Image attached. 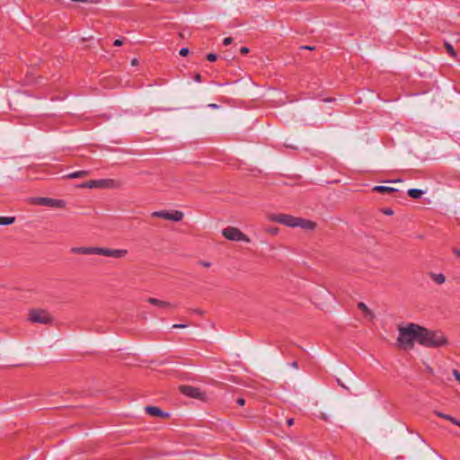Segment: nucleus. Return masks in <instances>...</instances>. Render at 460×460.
Listing matches in <instances>:
<instances>
[{
  "mask_svg": "<svg viewBox=\"0 0 460 460\" xmlns=\"http://www.w3.org/2000/svg\"><path fill=\"white\" fill-rule=\"evenodd\" d=\"M423 194V191L419 189H410L408 190V195L412 199H420Z\"/></svg>",
  "mask_w": 460,
  "mask_h": 460,
  "instance_id": "6ab92c4d",
  "label": "nucleus"
},
{
  "mask_svg": "<svg viewBox=\"0 0 460 460\" xmlns=\"http://www.w3.org/2000/svg\"><path fill=\"white\" fill-rule=\"evenodd\" d=\"M105 180H91L80 185L81 188H103L106 186Z\"/></svg>",
  "mask_w": 460,
  "mask_h": 460,
  "instance_id": "f8f14e48",
  "label": "nucleus"
},
{
  "mask_svg": "<svg viewBox=\"0 0 460 460\" xmlns=\"http://www.w3.org/2000/svg\"><path fill=\"white\" fill-rule=\"evenodd\" d=\"M29 320L32 323L49 324L52 322V317L48 311L42 309H33L29 313Z\"/></svg>",
  "mask_w": 460,
  "mask_h": 460,
  "instance_id": "7ed1b4c3",
  "label": "nucleus"
},
{
  "mask_svg": "<svg viewBox=\"0 0 460 460\" xmlns=\"http://www.w3.org/2000/svg\"><path fill=\"white\" fill-rule=\"evenodd\" d=\"M453 252L456 256L459 257L460 258V250L458 249H454L453 250Z\"/></svg>",
  "mask_w": 460,
  "mask_h": 460,
  "instance_id": "72a5a7b5",
  "label": "nucleus"
},
{
  "mask_svg": "<svg viewBox=\"0 0 460 460\" xmlns=\"http://www.w3.org/2000/svg\"><path fill=\"white\" fill-rule=\"evenodd\" d=\"M70 252L74 254H97L98 247H72Z\"/></svg>",
  "mask_w": 460,
  "mask_h": 460,
  "instance_id": "9d476101",
  "label": "nucleus"
},
{
  "mask_svg": "<svg viewBox=\"0 0 460 460\" xmlns=\"http://www.w3.org/2000/svg\"><path fill=\"white\" fill-rule=\"evenodd\" d=\"M434 414L437 415L439 418H442V419H445V420H447L453 422L454 417H452L451 415L443 413V412H441L439 411H434Z\"/></svg>",
  "mask_w": 460,
  "mask_h": 460,
  "instance_id": "412c9836",
  "label": "nucleus"
},
{
  "mask_svg": "<svg viewBox=\"0 0 460 460\" xmlns=\"http://www.w3.org/2000/svg\"><path fill=\"white\" fill-rule=\"evenodd\" d=\"M146 412L151 416L159 417V418L169 417V413L164 412L160 408H158L156 406H146Z\"/></svg>",
  "mask_w": 460,
  "mask_h": 460,
  "instance_id": "9b49d317",
  "label": "nucleus"
},
{
  "mask_svg": "<svg viewBox=\"0 0 460 460\" xmlns=\"http://www.w3.org/2000/svg\"><path fill=\"white\" fill-rule=\"evenodd\" d=\"M208 107L213 108V109H217V108H218V105L215 104V103H211V104L208 105Z\"/></svg>",
  "mask_w": 460,
  "mask_h": 460,
  "instance_id": "ea45409f",
  "label": "nucleus"
},
{
  "mask_svg": "<svg viewBox=\"0 0 460 460\" xmlns=\"http://www.w3.org/2000/svg\"><path fill=\"white\" fill-rule=\"evenodd\" d=\"M34 203L39 206L56 208H64L66 205V201L63 199H51V198H36Z\"/></svg>",
  "mask_w": 460,
  "mask_h": 460,
  "instance_id": "0eeeda50",
  "label": "nucleus"
},
{
  "mask_svg": "<svg viewBox=\"0 0 460 460\" xmlns=\"http://www.w3.org/2000/svg\"><path fill=\"white\" fill-rule=\"evenodd\" d=\"M421 330L422 326L412 323L399 326L398 346L405 350L412 349L415 341L420 344Z\"/></svg>",
  "mask_w": 460,
  "mask_h": 460,
  "instance_id": "f257e3e1",
  "label": "nucleus"
},
{
  "mask_svg": "<svg viewBox=\"0 0 460 460\" xmlns=\"http://www.w3.org/2000/svg\"><path fill=\"white\" fill-rule=\"evenodd\" d=\"M452 374L455 376V378L460 382V372L456 369H453Z\"/></svg>",
  "mask_w": 460,
  "mask_h": 460,
  "instance_id": "393cba45",
  "label": "nucleus"
},
{
  "mask_svg": "<svg viewBox=\"0 0 460 460\" xmlns=\"http://www.w3.org/2000/svg\"><path fill=\"white\" fill-rule=\"evenodd\" d=\"M207 59L209 61V62H214L217 59V56L214 53H209L207 55Z\"/></svg>",
  "mask_w": 460,
  "mask_h": 460,
  "instance_id": "5701e85b",
  "label": "nucleus"
},
{
  "mask_svg": "<svg viewBox=\"0 0 460 460\" xmlns=\"http://www.w3.org/2000/svg\"><path fill=\"white\" fill-rule=\"evenodd\" d=\"M299 217H293L291 215L287 214H276L271 215L270 217V219L271 221L277 222L279 224L290 226V227H296L297 222Z\"/></svg>",
  "mask_w": 460,
  "mask_h": 460,
  "instance_id": "423d86ee",
  "label": "nucleus"
},
{
  "mask_svg": "<svg viewBox=\"0 0 460 460\" xmlns=\"http://www.w3.org/2000/svg\"><path fill=\"white\" fill-rule=\"evenodd\" d=\"M180 390L183 394L190 398H199L201 395L200 390L191 385H181Z\"/></svg>",
  "mask_w": 460,
  "mask_h": 460,
  "instance_id": "1a4fd4ad",
  "label": "nucleus"
},
{
  "mask_svg": "<svg viewBox=\"0 0 460 460\" xmlns=\"http://www.w3.org/2000/svg\"><path fill=\"white\" fill-rule=\"evenodd\" d=\"M446 48L450 56H452V57L456 56V51L454 50L452 45H450L449 43H446Z\"/></svg>",
  "mask_w": 460,
  "mask_h": 460,
  "instance_id": "4be33fe9",
  "label": "nucleus"
},
{
  "mask_svg": "<svg viewBox=\"0 0 460 460\" xmlns=\"http://www.w3.org/2000/svg\"><path fill=\"white\" fill-rule=\"evenodd\" d=\"M179 53H180V55H181V57H185V56H187V55H188V53H189V49H188V48H182V49L180 50V52H179Z\"/></svg>",
  "mask_w": 460,
  "mask_h": 460,
  "instance_id": "a878e982",
  "label": "nucleus"
},
{
  "mask_svg": "<svg viewBox=\"0 0 460 460\" xmlns=\"http://www.w3.org/2000/svg\"><path fill=\"white\" fill-rule=\"evenodd\" d=\"M236 403H237L238 405H240V406H243V405H244V404H245V400H244L243 398L240 397V398H238V399L236 400Z\"/></svg>",
  "mask_w": 460,
  "mask_h": 460,
  "instance_id": "c85d7f7f",
  "label": "nucleus"
},
{
  "mask_svg": "<svg viewBox=\"0 0 460 460\" xmlns=\"http://www.w3.org/2000/svg\"><path fill=\"white\" fill-rule=\"evenodd\" d=\"M222 234L226 239L230 241H243L245 243L251 242L248 236H246L243 233H242L238 228L235 227H226L223 230Z\"/></svg>",
  "mask_w": 460,
  "mask_h": 460,
  "instance_id": "39448f33",
  "label": "nucleus"
},
{
  "mask_svg": "<svg viewBox=\"0 0 460 460\" xmlns=\"http://www.w3.org/2000/svg\"><path fill=\"white\" fill-rule=\"evenodd\" d=\"M287 423H288V425L290 427V426H292V425H293V423H294V420H293V419H289V420H287Z\"/></svg>",
  "mask_w": 460,
  "mask_h": 460,
  "instance_id": "e433bc0d",
  "label": "nucleus"
},
{
  "mask_svg": "<svg viewBox=\"0 0 460 460\" xmlns=\"http://www.w3.org/2000/svg\"><path fill=\"white\" fill-rule=\"evenodd\" d=\"M430 278L432 279V280L438 284V285H441L443 284L445 281H446V278L444 276V274L442 273H433L431 272L430 273Z\"/></svg>",
  "mask_w": 460,
  "mask_h": 460,
  "instance_id": "dca6fc26",
  "label": "nucleus"
},
{
  "mask_svg": "<svg viewBox=\"0 0 460 460\" xmlns=\"http://www.w3.org/2000/svg\"><path fill=\"white\" fill-rule=\"evenodd\" d=\"M194 79L196 82H201V75L199 74L195 75Z\"/></svg>",
  "mask_w": 460,
  "mask_h": 460,
  "instance_id": "2f4dec72",
  "label": "nucleus"
},
{
  "mask_svg": "<svg viewBox=\"0 0 460 460\" xmlns=\"http://www.w3.org/2000/svg\"><path fill=\"white\" fill-rule=\"evenodd\" d=\"M128 253L127 250L124 249H110V248H102L98 247V255H103L107 257H112V258H122L126 256Z\"/></svg>",
  "mask_w": 460,
  "mask_h": 460,
  "instance_id": "6e6552de",
  "label": "nucleus"
},
{
  "mask_svg": "<svg viewBox=\"0 0 460 460\" xmlns=\"http://www.w3.org/2000/svg\"><path fill=\"white\" fill-rule=\"evenodd\" d=\"M332 99H326L325 102H332Z\"/></svg>",
  "mask_w": 460,
  "mask_h": 460,
  "instance_id": "79ce46f5",
  "label": "nucleus"
},
{
  "mask_svg": "<svg viewBox=\"0 0 460 460\" xmlns=\"http://www.w3.org/2000/svg\"><path fill=\"white\" fill-rule=\"evenodd\" d=\"M137 63H138V61H137V58H133V59L131 60V65H132V66H136V65H137Z\"/></svg>",
  "mask_w": 460,
  "mask_h": 460,
  "instance_id": "4c0bfd02",
  "label": "nucleus"
},
{
  "mask_svg": "<svg viewBox=\"0 0 460 460\" xmlns=\"http://www.w3.org/2000/svg\"><path fill=\"white\" fill-rule=\"evenodd\" d=\"M267 232H268L269 234H272V235H276V234H278V233H279V228H277V227H269V228L267 229Z\"/></svg>",
  "mask_w": 460,
  "mask_h": 460,
  "instance_id": "b1692460",
  "label": "nucleus"
},
{
  "mask_svg": "<svg viewBox=\"0 0 460 460\" xmlns=\"http://www.w3.org/2000/svg\"><path fill=\"white\" fill-rule=\"evenodd\" d=\"M148 303H150L151 305H154L157 307H160V308H164V309H170V308H172V305L169 302H166V301H163V300H159V299H156V298H154V297H149L147 299Z\"/></svg>",
  "mask_w": 460,
  "mask_h": 460,
  "instance_id": "ddd939ff",
  "label": "nucleus"
},
{
  "mask_svg": "<svg viewBox=\"0 0 460 460\" xmlns=\"http://www.w3.org/2000/svg\"><path fill=\"white\" fill-rule=\"evenodd\" d=\"M296 226H299L303 229L314 230L316 226V224L311 220L299 217Z\"/></svg>",
  "mask_w": 460,
  "mask_h": 460,
  "instance_id": "4468645a",
  "label": "nucleus"
},
{
  "mask_svg": "<svg viewBox=\"0 0 460 460\" xmlns=\"http://www.w3.org/2000/svg\"><path fill=\"white\" fill-rule=\"evenodd\" d=\"M291 367H293L294 368H297V367H298V364H297V362H296V361H293V362L291 363Z\"/></svg>",
  "mask_w": 460,
  "mask_h": 460,
  "instance_id": "58836bf2",
  "label": "nucleus"
},
{
  "mask_svg": "<svg viewBox=\"0 0 460 460\" xmlns=\"http://www.w3.org/2000/svg\"><path fill=\"white\" fill-rule=\"evenodd\" d=\"M452 423L456 425V426H458V427H460V420H456V418L453 419V422Z\"/></svg>",
  "mask_w": 460,
  "mask_h": 460,
  "instance_id": "f704fd0d",
  "label": "nucleus"
},
{
  "mask_svg": "<svg viewBox=\"0 0 460 460\" xmlns=\"http://www.w3.org/2000/svg\"><path fill=\"white\" fill-rule=\"evenodd\" d=\"M186 325L185 324H173L172 325V328L174 329H177V328H185Z\"/></svg>",
  "mask_w": 460,
  "mask_h": 460,
  "instance_id": "473e14b6",
  "label": "nucleus"
},
{
  "mask_svg": "<svg viewBox=\"0 0 460 460\" xmlns=\"http://www.w3.org/2000/svg\"><path fill=\"white\" fill-rule=\"evenodd\" d=\"M448 343L447 337L440 331H431L422 327L420 344L427 348H440Z\"/></svg>",
  "mask_w": 460,
  "mask_h": 460,
  "instance_id": "f03ea898",
  "label": "nucleus"
},
{
  "mask_svg": "<svg viewBox=\"0 0 460 460\" xmlns=\"http://www.w3.org/2000/svg\"><path fill=\"white\" fill-rule=\"evenodd\" d=\"M303 49H313L314 48H313V47L305 46V47H303Z\"/></svg>",
  "mask_w": 460,
  "mask_h": 460,
  "instance_id": "a19ab883",
  "label": "nucleus"
},
{
  "mask_svg": "<svg viewBox=\"0 0 460 460\" xmlns=\"http://www.w3.org/2000/svg\"><path fill=\"white\" fill-rule=\"evenodd\" d=\"M249 51H250V50H249V49H248L247 47H242V48L240 49V52H241V54H243V55H245V54L249 53Z\"/></svg>",
  "mask_w": 460,
  "mask_h": 460,
  "instance_id": "c756f323",
  "label": "nucleus"
},
{
  "mask_svg": "<svg viewBox=\"0 0 460 460\" xmlns=\"http://www.w3.org/2000/svg\"><path fill=\"white\" fill-rule=\"evenodd\" d=\"M232 41H233V39H232L231 37H227V38H226V39L223 40V44H224L225 46H227V45L231 44V43H232Z\"/></svg>",
  "mask_w": 460,
  "mask_h": 460,
  "instance_id": "bb28decb",
  "label": "nucleus"
},
{
  "mask_svg": "<svg viewBox=\"0 0 460 460\" xmlns=\"http://www.w3.org/2000/svg\"><path fill=\"white\" fill-rule=\"evenodd\" d=\"M358 307L360 311L364 313L365 318H367L369 321H372L374 319V314L372 311L367 306V305L363 302H359L358 304Z\"/></svg>",
  "mask_w": 460,
  "mask_h": 460,
  "instance_id": "2eb2a0df",
  "label": "nucleus"
},
{
  "mask_svg": "<svg viewBox=\"0 0 460 460\" xmlns=\"http://www.w3.org/2000/svg\"><path fill=\"white\" fill-rule=\"evenodd\" d=\"M152 217H160L173 222H180L182 220L184 215L180 210H160L154 211L152 213Z\"/></svg>",
  "mask_w": 460,
  "mask_h": 460,
  "instance_id": "20e7f679",
  "label": "nucleus"
},
{
  "mask_svg": "<svg viewBox=\"0 0 460 460\" xmlns=\"http://www.w3.org/2000/svg\"><path fill=\"white\" fill-rule=\"evenodd\" d=\"M122 44H123V41L121 40H119V39L115 40L114 42H113V45L114 46H118V47L121 46Z\"/></svg>",
  "mask_w": 460,
  "mask_h": 460,
  "instance_id": "7c9ffc66",
  "label": "nucleus"
},
{
  "mask_svg": "<svg viewBox=\"0 0 460 460\" xmlns=\"http://www.w3.org/2000/svg\"><path fill=\"white\" fill-rule=\"evenodd\" d=\"M373 191L379 192V193H390V192L396 191V190L394 188H391V187L379 185V186H375L373 188Z\"/></svg>",
  "mask_w": 460,
  "mask_h": 460,
  "instance_id": "a211bd4d",
  "label": "nucleus"
},
{
  "mask_svg": "<svg viewBox=\"0 0 460 460\" xmlns=\"http://www.w3.org/2000/svg\"><path fill=\"white\" fill-rule=\"evenodd\" d=\"M15 221L13 217H0V225L8 226Z\"/></svg>",
  "mask_w": 460,
  "mask_h": 460,
  "instance_id": "aec40b11",
  "label": "nucleus"
},
{
  "mask_svg": "<svg viewBox=\"0 0 460 460\" xmlns=\"http://www.w3.org/2000/svg\"><path fill=\"white\" fill-rule=\"evenodd\" d=\"M88 171H77L75 172L68 173L65 176L66 179H75V178H83L88 175Z\"/></svg>",
  "mask_w": 460,
  "mask_h": 460,
  "instance_id": "f3484780",
  "label": "nucleus"
},
{
  "mask_svg": "<svg viewBox=\"0 0 460 460\" xmlns=\"http://www.w3.org/2000/svg\"><path fill=\"white\" fill-rule=\"evenodd\" d=\"M199 263L205 268H209L211 266L210 262L205 261H200Z\"/></svg>",
  "mask_w": 460,
  "mask_h": 460,
  "instance_id": "cd10ccee",
  "label": "nucleus"
},
{
  "mask_svg": "<svg viewBox=\"0 0 460 460\" xmlns=\"http://www.w3.org/2000/svg\"><path fill=\"white\" fill-rule=\"evenodd\" d=\"M384 213H385V215H392L394 212H393V210H392L391 208H388V209L385 210V212H384Z\"/></svg>",
  "mask_w": 460,
  "mask_h": 460,
  "instance_id": "c9c22d12",
  "label": "nucleus"
}]
</instances>
